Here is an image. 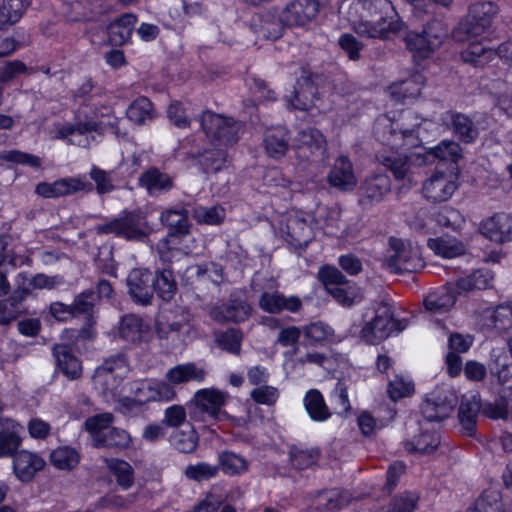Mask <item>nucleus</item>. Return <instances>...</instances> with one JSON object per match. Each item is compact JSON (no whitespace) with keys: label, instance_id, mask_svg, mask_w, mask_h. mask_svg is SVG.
<instances>
[{"label":"nucleus","instance_id":"nucleus-64","mask_svg":"<svg viewBox=\"0 0 512 512\" xmlns=\"http://www.w3.org/2000/svg\"><path fill=\"white\" fill-rule=\"evenodd\" d=\"M506 399L509 398L501 396L500 399H497L494 402L485 403L482 406L483 415L493 420H509L511 410Z\"/></svg>","mask_w":512,"mask_h":512},{"label":"nucleus","instance_id":"nucleus-47","mask_svg":"<svg viewBox=\"0 0 512 512\" xmlns=\"http://www.w3.org/2000/svg\"><path fill=\"white\" fill-rule=\"evenodd\" d=\"M421 78L420 75H415L391 85V96L397 101L418 97L422 90Z\"/></svg>","mask_w":512,"mask_h":512},{"label":"nucleus","instance_id":"nucleus-54","mask_svg":"<svg viewBox=\"0 0 512 512\" xmlns=\"http://www.w3.org/2000/svg\"><path fill=\"white\" fill-rule=\"evenodd\" d=\"M198 158L205 173H216L225 167L227 152L223 149H209L199 154Z\"/></svg>","mask_w":512,"mask_h":512},{"label":"nucleus","instance_id":"nucleus-56","mask_svg":"<svg viewBox=\"0 0 512 512\" xmlns=\"http://www.w3.org/2000/svg\"><path fill=\"white\" fill-rule=\"evenodd\" d=\"M131 443L130 435L123 429L110 427L102 437L96 438L95 447L127 448Z\"/></svg>","mask_w":512,"mask_h":512},{"label":"nucleus","instance_id":"nucleus-5","mask_svg":"<svg viewBox=\"0 0 512 512\" xmlns=\"http://www.w3.org/2000/svg\"><path fill=\"white\" fill-rule=\"evenodd\" d=\"M404 329L400 322L393 318V313L386 304H379L372 316L366 314L359 330V337L368 344H378L393 332Z\"/></svg>","mask_w":512,"mask_h":512},{"label":"nucleus","instance_id":"nucleus-2","mask_svg":"<svg viewBox=\"0 0 512 512\" xmlns=\"http://www.w3.org/2000/svg\"><path fill=\"white\" fill-rule=\"evenodd\" d=\"M383 267L394 274L416 272L424 266L420 247L412 241L391 236Z\"/></svg>","mask_w":512,"mask_h":512},{"label":"nucleus","instance_id":"nucleus-17","mask_svg":"<svg viewBox=\"0 0 512 512\" xmlns=\"http://www.w3.org/2000/svg\"><path fill=\"white\" fill-rule=\"evenodd\" d=\"M318 0H294L283 11V20L288 26H302L310 22L319 12Z\"/></svg>","mask_w":512,"mask_h":512},{"label":"nucleus","instance_id":"nucleus-51","mask_svg":"<svg viewBox=\"0 0 512 512\" xmlns=\"http://www.w3.org/2000/svg\"><path fill=\"white\" fill-rule=\"evenodd\" d=\"M348 496L338 489L323 491L316 497V507L323 512H334L348 504Z\"/></svg>","mask_w":512,"mask_h":512},{"label":"nucleus","instance_id":"nucleus-40","mask_svg":"<svg viewBox=\"0 0 512 512\" xmlns=\"http://www.w3.org/2000/svg\"><path fill=\"white\" fill-rule=\"evenodd\" d=\"M29 289H15L7 299L0 300V324L6 325L15 320L21 313L19 304L27 297Z\"/></svg>","mask_w":512,"mask_h":512},{"label":"nucleus","instance_id":"nucleus-16","mask_svg":"<svg viewBox=\"0 0 512 512\" xmlns=\"http://www.w3.org/2000/svg\"><path fill=\"white\" fill-rule=\"evenodd\" d=\"M462 157V148L457 142L444 140L437 146L429 148L423 153H418L416 155V162L417 165H427L438 159L443 162L457 164Z\"/></svg>","mask_w":512,"mask_h":512},{"label":"nucleus","instance_id":"nucleus-57","mask_svg":"<svg viewBox=\"0 0 512 512\" xmlns=\"http://www.w3.org/2000/svg\"><path fill=\"white\" fill-rule=\"evenodd\" d=\"M192 217L198 224H221L225 220L226 210L220 205L209 208L199 206L193 209Z\"/></svg>","mask_w":512,"mask_h":512},{"label":"nucleus","instance_id":"nucleus-6","mask_svg":"<svg viewBox=\"0 0 512 512\" xmlns=\"http://www.w3.org/2000/svg\"><path fill=\"white\" fill-rule=\"evenodd\" d=\"M132 397L122 399L124 406L145 405L151 402L167 403L176 399L173 386L157 378H145L133 381L130 385Z\"/></svg>","mask_w":512,"mask_h":512},{"label":"nucleus","instance_id":"nucleus-48","mask_svg":"<svg viewBox=\"0 0 512 512\" xmlns=\"http://www.w3.org/2000/svg\"><path fill=\"white\" fill-rule=\"evenodd\" d=\"M496 57V52L491 48L484 47L481 43H471L461 52L464 62L475 67H483Z\"/></svg>","mask_w":512,"mask_h":512},{"label":"nucleus","instance_id":"nucleus-38","mask_svg":"<svg viewBox=\"0 0 512 512\" xmlns=\"http://www.w3.org/2000/svg\"><path fill=\"white\" fill-rule=\"evenodd\" d=\"M30 4L31 0H2L0 5V30L7 29L17 23Z\"/></svg>","mask_w":512,"mask_h":512},{"label":"nucleus","instance_id":"nucleus-7","mask_svg":"<svg viewBox=\"0 0 512 512\" xmlns=\"http://www.w3.org/2000/svg\"><path fill=\"white\" fill-rule=\"evenodd\" d=\"M201 127L211 142L229 146L239 140L241 123L233 118L205 110L201 116Z\"/></svg>","mask_w":512,"mask_h":512},{"label":"nucleus","instance_id":"nucleus-15","mask_svg":"<svg viewBox=\"0 0 512 512\" xmlns=\"http://www.w3.org/2000/svg\"><path fill=\"white\" fill-rule=\"evenodd\" d=\"M118 334L122 340L138 344L147 342L152 336V331L149 323L141 317L135 314H127L119 321Z\"/></svg>","mask_w":512,"mask_h":512},{"label":"nucleus","instance_id":"nucleus-36","mask_svg":"<svg viewBox=\"0 0 512 512\" xmlns=\"http://www.w3.org/2000/svg\"><path fill=\"white\" fill-rule=\"evenodd\" d=\"M139 185L145 187L150 195L169 191L173 187V179L156 167H151L139 177Z\"/></svg>","mask_w":512,"mask_h":512},{"label":"nucleus","instance_id":"nucleus-8","mask_svg":"<svg viewBox=\"0 0 512 512\" xmlns=\"http://www.w3.org/2000/svg\"><path fill=\"white\" fill-rule=\"evenodd\" d=\"M292 148L298 160V165L305 168L308 164L322 160L327 144L321 131L309 127L298 133Z\"/></svg>","mask_w":512,"mask_h":512},{"label":"nucleus","instance_id":"nucleus-27","mask_svg":"<svg viewBox=\"0 0 512 512\" xmlns=\"http://www.w3.org/2000/svg\"><path fill=\"white\" fill-rule=\"evenodd\" d=\"M456 190V185L444 173L435 174L427 179L422 188L423 195L432 202L446 201Z\"/></svg>","mask_w":512,"mask_h":512},{"label":"nucleus","instance_id":"nucleus-45","mask_svg":"<svg viewBox=\"0 0 512 512\" xmlns=\"http://www.w3.org/2000/svg\"><path fill=\"white\" fill-rule=\"evenodd\" d=\"M320 452L317 448L307 447L305 445H293L289 450V459L291 465L299 470H303L314 465Z\"/></svg>","mask_w":512,"mask_h":512},{"label":"nucleus","instance_id":"nucleus-19","mask_svg":"<svg viewBox=\"0 0 512 512\" xmlns=\"http://www.w3.org/2000/svg\"><path fill=\"white\" fill-rule=\"evenodd\" d=\"M152 281V273L149 270H132L127 278L131 297L140 304H149L153 297Z\"/></svg>","mask_w":512,"mask_h":512},{"label":"nucleus","instance_id":"nucleus-14","mask_svg":"<svg viewBox=\"0 0 512 512\" xmlns=\"http://www.w3.org/2000/svg\"><path fill=\"white\" fill-rule=\"evenodd\" d=\"M328 184L342 192H350L357 186L353 165L347 156H339L327 175Z\"/></svg>","mask_w":512,"mask_h":512},{"label":"nucleus","instance_id":"nucleus-30","mask_svg":"<svg viewBox=\"0 0 512 512\" xmlns=\"http://www.w3.org/2000/svg\"><path fill=\"white\" fill-rule=\"evenodd\" d=\"M136 21V15L125 13L111 22L107 26L109 43L112 46H122L126 44L131 38Z\"/></svg>","mask_w":512,"mask_h":512},{"label":"nucleus","instance_id":"nucleus-20","mask_svg":"<svg viewBox=\"0 0 512 512\" xmlns=\"http://www.w3.org/2000/svg\"><path fill=\"white\" fill-rule=\"evenodd\" d=\"M318 94V87L313 82L311 75H303L294 86L290 102L295 109L307 111L315 105Z\"/></svg>","mask_w":512,"mask_h":512},{"label":"nucleus","instance_id":"nucleus-29","mask_svg":"<svg viewBox=\"0 0 512 512\" xmlns=\"http://www.w3.org/2000/svg\"><path fill=\"white\" fill-rule=\"evenodd\" d=\"M85 187V183L78 178H66L53 183L40 182L35 192L45 198H55L84 190Z\"/></svg>","mask_w":512,"mask_h":512},{"label":"nucleus","instance_id":"nucleus-58","mask_svg":"<svg viewBox=\"0 0 512 512\" xmlns=\"http://www.w3.org/2000/svg\"><path fill=\"white\" fill-rule=\"evenodd\" d=\"M419 496L414 492H403L394 496L387 506L386 512H414Z\"/></svg>","mask_w":512,"mask_h":512},{"label":"nucleus","instance_id":"nucleus-11","mask_svg":"<svg viewBox=\"0 0 512 512\" xmlns=\"http://www.w3.org/2000/svg\"><path fill=\"white\" fill-rule=\"evenodd\" d=\"M450 230L435 233L427 239L428 248L436 255L445 259L462 256L466 252V242L460 238L457 226H449Z\"/></svg>","mask_w":512,"mask_h":512},{"label":"nucleus","instance_id":"nucleus-9","mask_svg":"<svg viewBox=\"0 0 512 512\" xmlns=\"http://www.w3.org/2000/svg\"><path fill=\"white\" fill-rule=\"evenodd\" d=\"M457 403L458 397L452 389L441 388L426 397L421 411L427 422H438L448 418Z\"/></svg>","mask_w":512,"mask_h":512},{"label":"nucleus","instance_id":"nucleus-55","mask_svg":"<svg viewBox=\"0 0 512 512\" xmlns=\"http://www.w3.org/2000/svg\"><path fill=\"white\" fill-rule=\"evenodd\" d=\"M219 473L218 465L210 464L208 462H198L189 464L183 470V475L188 479L195 482L209 481L215 478Z\"/></svg>","mask_w":512,"mask_h":512},{"label":"nucleus","instance_id":"nucleus-10","mask_svg":"<svg viewBox=\"0 0 512 512\" xmlns=\"http://www.w3.org/2000/svg\"><path fill=\"white\" fill-rule=\"evenodd\" d=\"M229 393L214 387L202 388L195 392L191 403L201 413L206 414L214 421H223L228 418L223 409L229 399Z\"/></svg>","mask_w":512,"mask_h":512},{"label":"nucleus","instance_id":"nucleus-33","mask_svg":"<svg viewBox=\"0 0 512 512\" xmlns=\"http://www.w3.org/2000/svg\"><path fill=\"white\" fill-rule=\"evenodd\" d=\"M53 356L56 359L58 369L69 379L74 380L80 377L82 365L80 360L71 352L66 345H55Z\"/></svg>","mask_w":512,"mask_h":512},{"label":"nucleus","instance_id":"nucleus-59","mask_svg":"<svg viewBox=\"0 0 512 512\" xmlns=\"http://www.w3.org/2000/svg\"><path fill=\"white\" fill-rule=\"evenodd\" d=\"M422 31L433 51L441 46L448 34L446 26L438 19L427 22Z\"/></svg>","mask_w":512,"mask_h":512},{"label":"nucleus","instance_id":"nucleus-61","mask_svg":"<svg viewBox=\"0 0 512 512\" xmlns=\"http://www.w3.org/2000/svg\"><path fill=\"white\" fill-rule=\"evenodd\" d=\"M198 435L194 429L188 432H175L171 436V442L182 453H192L198 447Z\"/></svg>","mask_w":512,"mask_h":512},{"label":"nucleus","instance_id":"nucleus-4","mask_svg":"<svg viewBox=\"0 0 512 512\" xmlns=\"http://www.w3.org/2000/svg\"><path fill=\"white\" fill-rule=\"evenodd\" d=\"M130 372V364L127 356L116 353L107 357L103 363L95 369L93 382L97 390L104 397H114L122 381Z\"/></svg>","mask_w":512,"mask_h":512},{"label":"nucleus","instance_id":"nucleus-63","mask_svg":"<svg viewBox=\"0 0 512 512\" xmlns=\"http://www.w3.org/2000/svg\"><path fill=\"white\" fill-rule=\"evenodd\" d=\"M413 392L414 384L409 378L397 375L389 382L388 394L393 401L408 397L412 395Z\"/></svg>","mask_w":512,"mask_h":512},{"label":"nucleus","instance_id":"nucleus-53","mask_svg":"<svg viewBox=\"0 0 512 512\" xmlns=\"http://www.w3.org/2000/svg\"><path fill=\"white\" fill-rule=\"evenodd\" d=\"M17 289H29V293L34 289H52L58 283L57 276H47L45 274H36L29 279L25 273H19L16 276Z\"/></svg>","mask_w":512,"mask_h":512},{"label":"nucleus","instance_id":"nucleus-1","mask_svg":"<svg viewBox=\"0 0 512 512\" xmlns=\"http://www.w3.org/2000/svg\"><path fill=\"white\" fill-rule=\"evenodd\" d=\"M395 14L389 0H364L363 13L356 31L371 38L389 39L393 32L403 30V22L393 20Z\"/></svg>","mask_w":512,"mask_h":512},{"label":"nucleus","instance_id":"nucleus-35","mask_svg":"<svg viewBox=\"0 0 512 512\" xmlns=\"http://www.w3.org/2000/svg\"><path fill=\"white\" fill-rule=\"evenodd\" d=\"M303 405L309 417L315 422L327 421L332 415L322 393L317 389L306 392Z\"/></svg>","mask_w":512,"mask_h":512},{"label":"nucleus","instance_id":"nucleus-46","mask_svg":"<svg viewBox=\"0 0 512 512\" xmlns=\"http://www.w3.org/2000/svg\"><path fill=\"white\" fill-rule=\"evenodd\" d=\"M283 13L281 17H276L271 14L262 15L260 23L254 24L258 35L267 40H277L284 32Z\"/></svg>","mask_w":512,"mask_h":512},{"label":"nucleus","instance_id":"nucleus-39","mask_svg":"<svg viewBox=\"0 0 512 512\" xmlns=\"http://www.w3.org/2000/svg\"><path fill=\"white\" fill-rule=\"evenodd\" d=\"M451 124L453 133L463 143H473L479 135L478 128L475 126L473 120L465 114L452 113Z\"/></svg>","mask_w":512,"mask_h":512},{"label":"nucleus","instance_id":"nucleus-62","mask_svg":"<svg viewBox=\"0 0 512 512\" xmlns=\"http://www.w3.org/2000/svg\"><path fill=\"white\" fill-rule=\"evenodd\" d=\"M112 421L113 416L110 413L99 414L86 420L85 428L92 435L94 444H96V438L102 437L110 428Z\"/></svg>","mask_w":512,"mask_h":512},{"label":"nucleus","instance_id":"nucleus-13","mask_svg":"<svg viewBox=\"0 0 512 512\" xmlns=\"http://www.w3.org/2000/svg\"><path fill=\"white\" fill-rule=\"evenodd\" d=\"M493 371L501 386L502 397L512 398V339L507 348L494 349Z\"/></svg>","mask_w":512,"mask_h":512},{"label":"nucleus","instance_id":"nucleus-23","mask_svg":"<svg viewBox=\"0 0 512 512\" xmlns=\"http://www.w3.org/2000/svg\"><path fill=\"white\" fill-rule=\"evenodd\" d=\"M45 465V461L37 454L21 450L13 455V470L22 482H29Z\"/></svg>","mask_w":512,"mask_h":512},{"label":"nucleus","instance_id":"nucleus-42","mask_svg":"<svg viewBox=\"0 0 512 512\" xmlns=\"http://www.w3.org/2000/svg\"><path fill=\"white\" fill-rule=\"evenodd\" d=\"M218 467L224 474L236 476L249 470L248 460L232 451H223L218 454Z\"/></svg>","mask_w":512,"mask_h":512},{"label":"nucleus","instance_id":"nucleus-12","mask_svg":"<svg viewBox=\"0 0 512 512\" xmlns=\"http://www.w3.org/2000/svg\"><path fill=\"white\" fill-rule=\"evenodd\" d=\"M190 226H172L168 235L159 242L158 248L164 261H172L187 254L194 244V239L189 231Z\"/></svg>","mask_w":512,"mask_h":512},{"label":"nucleus","instance_id":"nucleus-44","mask_svg":"<svg viewBox=\"0 0 512 512\" xmlns=\"http://www.w3.org/2000/svg\"><path fill=\"white\" fill-rule=\"evenodd\" d=\"M152 289L163 301H170L177 292V284L173 272L170 269H163L157 272L152 281Z\"/></svg>","mask_w":512,"mask_h":512},{"label":"nucleus","instance_id":"nucleus-41","mask_svg":"<svg viewBox=\"0 0 512 512\" xmlns=\"http://www.w3.org/2000/svg\"><path fill=\"white\" fill-rule=\"evenodd\" d=\"M455 302V294L446 288H442L429 293L424 300V306L431 313L442 314L448 312Z\"/></svg>","mask_w":512,"mask_h":512},{"label":"nucleus","instance_id":"nucleus-28","mask_svg":"<svg viewBox=\"0 0 512 512\" xmlns=\"http://www.w3.org/2000/svg\"><path fill=\"white\" fill-rule=\"evenodd\" d=\"M289 140V131L283 126H278L265 131L263 145L269 157L280 159L289 149Z\"/></svg>","mask_w":512,"mask_h":512},{"label":"nucleus","instance_id":"nucleus-50","mask_svg":"<svg viewBox=\"0 0 512 512\" xmlns=\"http://www.w3.org/2000/svg\"><path fill=\"white\" fill-rule=\"evenodd\" d=\"M392 35L402 38L406 44L407 49H409L410 51L422 53L424 56L433 51L432 47L427 42V39L423 31H421L420 33L409 31L408 27L404 22L403 30L399 32H393Z\"/></svg>","mask_w":512,"mask_h":512},{"label":"nucleus","instance_id":"nucleus-22","mask_svg":"<svg viewBox=\"0 0 512 512\" xmlns=\"http://www.w3.org/2000/svg\"><path fill=\"white\" fill-rule=\"evenodd\" d=\"M259 307L270 314H278L284 310L296 313L301 309L302 302L297 296L285 297L277 291L264 292L259 299Z\"/></svg>","mask_w":512,"mask_h":512},{"label":"nucleus","instance_id":"nucleus-18","mask_svg":"<svg viewBox=\"0 0 512 512\" xmlns=\"http://www.w3.org/2000/svg\"><path fill=\"white\" fill-rule=\"evenodd\" d=\"M391 182L385 174H372L367 176L359 187V202L368 205L382 200L390 191Z\"/></svg>","mask_w":512,"mask_h":512},{"label":"nucleus","instance_id":"nucleus-49","mask_svg":"<svg viewBox=\"0 0 512 512\" xmlns=\"http://www.w3.org/2000/svg\"><path fill=\"white\" fill-rule=\"evenodd\" d=\"M302 334L306 345H316L331 341L334 337V330L328 324L318 321L305 325L302 328Z\"/></svg>","mask_w":512,"mask_h":512},{"label":"nucleus","instance_id":"nucleus-25","mask_svg":"<svg viewBox=\"0 0 512 512\" xmlns=\"http://www.w3.org/2000/svg\"><path fill=\"white\" fill-rule=\"evenodd\" d=\"M411 153L410 156L400 154L395 151H383L376 154L377 161L387 170L391 171L396 180H402L406 177L411 163H416V155Z\"/></svg>","mask_w":512,"mask_h":512},{"label":"nucleus","instance_id":"nucleus-37","mask_svg":"<svg viewBox=\"0 0 512 512\" xmlns=\"http://www.w3.org/2000/svg\"><path fill=\"white\" fill-rule=\"evenodd\" d=\"M481 408V399L478 394L469 398L464 397L459 407V421L467 435H472L476 427V419Z\"/></svg>","mask_w":512,"mask_h":512},{"label":"nucleus","instance_id":"nucleus-24","mask_svg":"<svg viewBox=\"0 0 512 512\" xmlns=\"http://www.w3.org/2000/svg\"><path fill=\"white\" fill-rule=\"evenodd\" d=\"M24 427L13 419L6 418L1 421L0 429V457L13 456L21 446V434Z\"/></svg>","mask_w":512,"mask_h":512},{"label":"nucleus","instance_id":"nucleus-31","mask_svg":"<svg viewBox=\"0 0 512 512\" xmlns=\"http://www.w3.org/2000/svg\"><path fill=\"white\" fill-rule=\"evenodd\" d=\"M250 313L251 308L245 301L230 300L212 309L211 317L217 322H242L250 316Z\"/></svg>","mask_w":512,"mask_h":512},{"label":"nucleus","instance_id":"nucleus-3","mask_svg":"<svg viewBox=\"0 0 512 512\" xmlns=\"http://www.w3.org/2000/svg\"><path fill=\"white\" fill-rule=\"evenodd\" d=\"M499 12L496 3L479 1L469 6L468 14L453 31V37L459 42L467 41L471 37H478L491 28Z\"/></svg>","mask_w":512,"mask_h":512},{"label":"nucleus","instance_id":"nucleus-26","mask_svg":"<svg viewBox=\"0 0 512 512\" xmlns=\"http://www.w3.org/2000/svg\"><path fill=\"white\" fill-rule=\"evenodd\" d=\"M483 326L497 331H507L512 328V301H507L490 307L482 313Z\"/></svg>","mask_w":512,"mask_h":512},{"label":"nucleus","instance_id":"nucleus-52","mask_svg":"<svg viewBox=\"0 0 512 512\" xmlns=\"http://www.w3.org/2000/svg\"><path fill=\"white\" fill-rule=\"evenodd\" d=\"M466 512H504L501 497L498 491H484Z\"/></svg>","mask_w":512,"mask_h":512},{"label":"nucleus","instance_id":"nucleus-43","mask_svg":"<svg viewBox=\"0 0 512 512\" xmlns=\"http://www.w3.org/2000/svg\"><path fill=\"white\" fill-rule=\"evenodd\" d=\"M49 459L58 470L71 471L78 466L81 456L73 447L60 446L50 453Z\"/></svg>","mask_w":512,"mask_h":512},{"label":"nucleus","instance_id":"nucleus-21","mask_svg":"<svg viewBox=\"0 0 512 512\" xmlns=\"http://www.w3.org/2000/svg\"><path fill=\"white\" fill-rule=\"evenodd\" d=\"M206 376L207 370L204 367H200L194 362H187L168 369L165 381L174 387V385L188 382L203 383Z\"/></svg>","mask_w":512,"mask_h":512},{"label":"nucleus","instance_id":"nucleus-34","mask_svg":"<svg viewBox=\"0 0 512 512\" xmlns=\"http://www.w3.org/2000/svg\"><path fill=\"white\" fill-rule=\"evenodd\" d=\"M422 432L412 440L405 442L404 447L410 453L430 454L434 452L440 444L439 433L421 424Z\"/></svg>","mask_w":512,"mask_h":512},{"label":"nucleus","instance_id":"nucleus-32","mask_svg":"<svg viewBox=\"0 0 512 512\" xmlns=\"http://www.w3.org/2000/svg\"><path fill=\"white\" fill-rule=\"evenodd\" d=\"M108 473L122 490L130 489L135 482V471L130 463L114 457L103 458Z\"/></svg>","mask_w":512,"mask_h":512},{"label":"nucleus","instance_id":"nucleus-60","mask_svg":"<svg viewBox=\"0 0 512 512\" xmlns=\"http://www.w3.org/2000/svg\"><path fill=\"white\" fill-rule=\"evenodd\" d=\"M153 105L146 97L136 99L127 109V117L136 124H143L147 118H152Z\"/></svg>","mask_w":512,"mask_h":512}]
</instances>
